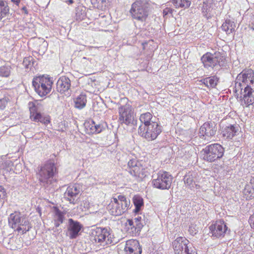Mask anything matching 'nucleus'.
I'll return each instance as SVG.
<instances>
[{
    "label": "nucleus",
    "mask_w": 254,
    "mask_h": 254,
    "mask_svg": "<svg viewBox=\"0 0 254 254\" xmlns=\"http://www.w3.org/2000/svg\"><path fill=\"white\" fill-rule=\"evenodd\" d=\"M56 171V167L55 164L52 162H48L42 166L38 173L40 185L47 190L53 188L56 181L54 178Z\"/></svg>",
    "instance_id": "nucleus-1"
},
{
    "label": "nucleus",
    "mask_w": 254,
    "mask_h": 254,
    "mask_svg": "<svg viewBox=\"0 0 254 254\" xmlns=\"http://www.w3.org/2000/svg\"><path fill=\"white\" fill-rule=\"evenodd\" d=\"M128 173L137 182L142 181L148 176L151 171L149 164L143 161H137L135 159H130L127 163Z\"/></svg>",
    "instance_id": "nucleus-2"
},
{
    "label": "nucleus",
    "mask_w": 254,
    "mask_h": 254,
    "mask_svg": "<svg viewBox=\"0 0 254 254\" xmlns=\"http://www.w3.org/2000/svg\"><path fill=\"white\" fill-rule=\"evenodd\" d=\"M8 224L18 232L26 233L31 228L28 218L20 212H14L10 214L8 218Z\"/></svg>",
    "instance_id": "nucleus-3"
},
{
    "label": "nucleus",
    "mask_w": 254,
    "mask_h": 254,
    "mask_svg": "<svg viewBox=\"0 0 254 254\" xmlns=\"http://www.w3.org/2000/svg\"><path fill=\"white\" fill-rule=\"evenodd\" d=\"M150 11V4L146 0H137L131 5L129 10L133 19L144 22L147 19Z\"/></svg>",
    "instance_id": "nucleus-4"
},
{
    "label": "nucleus",
    "mask_w": 254,
    "mask_h": 254,
    "mask_svg": "<svg viewBox=\"0 0 254 254\" xmlns=\"http://www.w3.org/2000/svg\"><path fill=\"white\" fill-rule=\"evenodd\" d=\"M130 203V200L125 195H119L117 197L113 198L107 209L111 215L120 216L127 210Z\"/></svg>",
    "instance_id": "nucleus-5"
},
{
    "label": "nucleus",
    "mask_w": 254,
    "mask_h": 254,
    "mask_svg": "<svg viewBox=\"0 0 254 254\" xmlns=\"http://www.w3.org/2000/svg\"><path fill=\"white\" fill-rule=\"evenodd\" d=\"M52 85L51 78L44 75L35 77L32 81L35 91L41 97H44L50 92Z\"/></svg>",
    "instance_id": "nucleus-6"
},
{
    "label": "nucleus",
    "mask_w": 254,
    "mask_h": 254,
    "mask_svg": "<svg viewBox=\"0 0 254 254\" xmlns=\"http://www.w3.org/2000/svg\"><path fill=\"white\" fill-rule=\"evenodd\" d=\"M90 236L93 241L103 247L113 242L112 235L109 229L107 228L96 227L92 229Z\"/></svg>",
    "instance_id": "nucleus-7"
},
{
    "label": "nucleus",
    "mask_w": 254,
    "mask_h": 254,
    "mask_svg": "<svg viewBox=\"0 0 254 254\" xmlns=\"http://www.w3.org/2000/svg\"><path fill=\"white\" fill-rule=\"evenodd\" d=\"M200 60L206 68H213L218 65L223 66L226 64L225 58L220 52H215L214 54L207 52L201 57Z\"/></svg>",
    "instance_id": "nucleus-8"
},
{
    "label": "nucleus",
    "mask_w": 254,
    "mask_h": 254,
    "mask_svg": "<svg viewBox=\"0 0 254 254\" xmlns=\"http://www.w3.org/2000/svg\"><path fill=\"white\" fill-rule=\"evenodd\" d=\"M224 151V148L218 143L210 144L202 149L203 159L208 162H214L223 157Z\"/></svg>",
    "instance_id": "nucleus-9"
},
{
    "label": "nucleus",
    "mask_w": 254,
    "mask_h": 254,
    "mask_svg": "<svg viewBox=\"0 0 254 254\" xmlns=\"http://www.w3.org/2000/svg\"><path fill=\"white\" fill-rule=\"evenodd\" d=\"M161 132L162 127L157 122H153L147 127H143L141 125L138 130V134L148 141L154 140Z\"/></svg>",
    "instance_id": "nucleus-10"
},
{
    "label": "nucleus",
    "mask_w": 254,
    "mask_h": 254,
    "mask_svg": "<svg viewBox=\"0 0 254 254\" xmlns=\"http://www.w3.org/2000/svg\"><path fill=\"white\" fill-rule=\"evenodd\" d=\"M175 254H197L195 248L186 238L180 237L172 242Z\"/></svg>",
    "instance_id": "nucleus-11"
},
{
    "label": "nucleus",
    "mask_w": 254,
    "mask_h": 254,
    "mask_svg": "<svg viewBox=\"0 0 254 254\" xmlns=\"http://www.w3.org/2000/svg\"><path fill=\"white\" fill-rule=\"evenodd\" d=\"M172 176L166 171H159L156 178L152 181V186L160 190H169L172 184Z\"/></svg>",
    "instance_id": "nucleus-12"
},
{
    "label": "nucleus",
    "mask_w": 254,
    "mask_h": 254,
    "mask_svg": "<svg viewBox=\"0 0 254 254\" xmlns=\"http://www.w3.org/2000/svg\"><path fill=\"white\" fill-rule=\"evenodd\" d=\"M209 233L214 238H223L226 234H229L230 232V230L228 228L223 220H217L209 226Z\"/></svg>",
    "instance_id": "nucleus-13"
},
{
    "label": "nucleus",
    "mask_w": 254,
    "mask_h": 254,
    "mask_svg": "<svg viewBox=\"0 0 254 254\" xmlns=\"http://www.w3.org/2000/svg\"><path fill=\"white\" fill-rule=\"evenodd\" d=\"M119 121L122 124L129 125L133 124V111L131 106L126 104L119 108Z\"/></svg>",
    "instance_id": "nucleus-14"
},
{
    "label": "nucleus",
    "mask_w": 254,
    "mask_h": 254,
    "mask_svg": "<svg viewBox=\"0 0 254 254\" xmlns=\"http://www.w3.org/2000/svg\"><path fill=\"white\" fill-rule=\"evenodd\" d=\"M254 82V71L249 69L244 70L239 74L236 78L235 83V88L241 87L249 84L253 85Z\"/></svg>",
    "instance_id": "nucleus-15"
},
{
    "label": "nucleus",
    "mask_w": 254,
    "mask_h": 254,
    "mask_svg": "<svg viewBox=\"0 0 254 254\" xmlns=\"http://www.w3.org/2000/svg\"><path fill=\"white\" fill-rule=\"evenodd\" d=\"M217 127L214 122H205L199 128V136L202 139L208 140L215 135Z\"/></svg>",
    "instance_id": "nucleus-16"
},
{
    "label": "nucleus",
    "mask_w": 254,
    "mask_h": 254,
    "mask_svg": "<svg viewBox=\"0 0 254 254\" xmlns=\"http://www.w3.org/2000/svg\"><path fill=\"white\" fill-rule=\"evenodd\" d=\"M82 228L83 226L80 222L69 218L67 226L66 236L70 239H76L80 235Z\"/></svg>",
    "instance_id": "nucleus-17"
},
{
    "label": "nucleus",
    "mask_w": 254,
    "mask_h": 254,
    "mask_svg": "<svg viewBox=\"0 0 254 254\" xmlns=\"http://www.w3.org/2000/svg\"><path fill=\"white\" fill-rule=\"evenodd\" d=\"M71 81L65 76H62L59 78L57 82L56 89L58 92L64 94L65 95H70L71 92Z\"/></svg>",
    "instance_id": "nucleus-18"
},
{
    "label": "nucleus",
    "mask_w": 254,
    "mask_h": 254,
    "mask_svg": "<svg viewBox=\"0 0 254 254\" xmlns=\"http://www.w3.org/2000/svg\"><path fill=\"white\" fill-rule=\"evenodd\" d=\"M84 125L85 132L88 134L99 133L105 129L106 126L104 124H96L93 120L85 122Z\"/></svg>",
    "instance_id": "nucleus-19"
},
{
    "label": "nucleus",
    "mask_w": 254,
    "mask_h": 254,
    "mask_svg": "<svg viewBox=\"0 0 254 254\" xmlns=\"http://www.w3.org/2000/svg\"><path fill=\"white\" fill-rule=\"evenodd\" d=\"M80 188L78 185H71L67 187L64 192V198L69 201L70 203L75 204L80 193Z\"/></svg>",
    "instance_id": "nucleus-20"
},
{
    "label": "nucleus",
    "mask_w": 254,
    "mask_h": 254,
    "mask_svg": "<svg viewBox=\"0 0 254 254\" xmlns=\"http://www.w3.org/2000/svg\"><path fill=\"white\" fill-rule=\"evenodd\" d=\"M125 254H141L142 249L136 240H129L126 242L124 248Z\"/></svg>",
    "instance_id": "nucleus-21"
},
{
    "label": "nucleus",
    "mask_w": 254,
    "mask_h": 254,
    "mask_svg": "<svg viewBox=\"0 0 254 254\" xmlns=\"http://www.w3.org/2000/svg\"><path fill=\"white\" fill-rule=\"evenodd\" d=\"M241 90L242 88H240ZM241 94L243 95V99L247 107L250 105L254 106V90L252 86L249 84L244 87V91H241Z\"/></svg>",
    "instance_id": "nucleus-22"
},
{
    "label": "nucleus",
    "mask_w": 254,
    "mask_h": 254,
    "mask_svg": "<svg viewBox=\"0 0 254 254\" xmlns=\"http://www.w3.org/2000/svg\"><path fill=\"white\" fill-rule=\"evenodd\" d=\"M240 131V127L238 125H229L222 128V134L227 139H231L235 136L237 135Z\"/></svg>",
    "instance_id": "nucleus-23"
},
{
    "label": "nucleus",
    "mask_w": 254,
    "mask_h": 254,
    "mask_svg": "<svg viewBox=\"0 0 254 254\" xmlns=\"http://www.w3.org/2000/svg\"><path fill=\"white\" fill-rule=\"evenodd\" d=\"M54 221L56 227H58L64 222V213L57 207H53Z\"/></svg>",
    "instance_id": "nucleus-24"
},
{
    "label": "nucleus",
    "mask_w": 254,
    "mask_h": 254,
    "mask_svg": "<svg viewBox=\"0 0 254 254\" xmlns=\"http://www.w3.org/2000/svg\"><path fill=\"white\" fill-rule=\"evenodd\" d=\"M244 194L247 199L254 198V180H251L250 182L247 184L243 190Z\"/></svg>",
    "instance_id": "nucleus-25"
},
{
    "label": "nucleus",
    "mask_w": 254,
    "mask_h": 254,
    "mask_svg": "<svg viewBox=\"0 0 254 254\" xmlns=\"http://www.w3.org/2000/svg\"><path fill=\"white\" fill-rule=\"evenodd\" d=\"M139 120L142 124L143 127H147L150 125L153 122H156L155 118H153L152 115L149 112H146L141 114L140 116Z\"/></svg>",
    "instance_id": "nucleus-26"
},
{
    "label": "nucleus",
    "mask_w": 254,
    "mask_h": 254,
    "mask_svg": "<svg viewBox=\"0 0 254 254\" xmlns=\"http://www.w3.org/2000/svg\"><path fill=\"white\" fill-rule=\"evenodd\" d=\"M235 23L231 19H226L222 25V29L225 31L227 34H230L235 31Z\"/></svg>",
    "instance_id": "nucleus-27"
},
{
    "label": "nucleus",
    "mask_w": 254,
    "mask_h": 254,
    "mask_svg": "<svg viewBox=\"0 0 254 254\" xmlns=\"http://www.w3.org/2000/svg\"><path fill=\"white\" fill-rule=\"evenodd\" d=\"M74 107L79 109H83L86 105L87 102L86 96L85 94H81L74 100Z\"/></svg>",
    "instance_id": "nucleus-28"
},
{
    "label": "nucleus",
    "mask_w": 254,
    "mask_h": 254,
    "mask_svg": "<svg viewBox=\"0 0 254 254\" xmlns=\"http://www.w3.org/2000/svg\"><path fill=\"white\" fill-rule=\"evenodd\" d=\"M9 8L7 2L0 0V21L8 14Z\"/></svg>",
    "instance_id": "nucleus-29"
},
{
    "label": "nucleus",
    "mask_w": 254,
    "mask_h": 254,
    "mask_svg": "<svg viewBox=\"0 0 254 254\" xmlns=\"http://www.w3.org/2000/svg\"><path fill=\"white\" fill-rule=\"evenodd\" d=\"M133 204L135 207L134 212L137 213L140 210L142 206L143 205V199L139 195H134L132 198Z\"/></svg>",
    "instance_id": "nucleus-30"
},
{
    "label": "nucleus",
    "mask_w": 254,
    "mask_h": 254,
    "mask_svg": "<svg viewBox=\"0 0 254 254\" xmlns=\"http://www.w3.org/2000/svg\"><path fill=\"white\" fill-rule=\"evenodd\" d=\"M219 78L216 75L210 76L207 77V84L206 87L208 88H214L219 82Z\"/></svg>",
    "instance_id": "nucleus-31"
},
{
    "label": "nucleus",
    "mask_w": 254,
    "mask_h": 254,
    "mask_svg": "<svg viewBox=\"0 0 254 254\" xmlns=\"http://www.w3.org/2000/svg\"><path fill=\"white\" fill-rule=\"evenodd\" d=\"M86 16L84 7L79 6L75 9V18L77 21H80L83 20Z\"/></svg>",
    "instance_id": "nucleus-32"
},
{
    "label": "nucleus",
    "mask_w": 254,
    "mask_h": 254,
    "mask_svg": "<svg viewBox=\"0 0 254 254\" xmlns=\"http://www.w3.org/2000/svg\"><path fill=\"white\" fill-rule=\"evenodd\" d=\"M195 175L194 172H189L186 174L184 179L185 183L190 187H193L195 183L194 177Z\"/></svg>",
    "instance_id": "nucleus-33"
},
{
    "label": "nucleus",
    "mask_w": 254,
    "mask_h": 254,
    "mask_svg": "<svg viewBox=\"0 0 254 254\" xmlns=\"http://www.w3.org/2000/svg\"><path fill=\"white\" fill-rule=\"evenodd\" d=\"M172 3L176 8H186L190 5V1L188 0H172Z\"/></svg>",
    "instance_id": "nucleus-34"
},
{
    "label": "nucleus",
    "mask_w": 254,
    "mask_h": 254,
    "mask_svg": "<svg viewBox=\"0 0 254 254\" xmlns=\"http://www.w3.org/2000/svg\"><path fill=\"white\" fill-rule=\"evenodd\" d=\"M31 106L29 107L30 111V118L32 121H34V120L37 119V117L38 115L40 114L39 112L38 111V107L35 105V103H32L29 104Z\"/></svg>",
    "instance_id": "nucleus-35"
},
{
    "label": "nucleus",
    "mask_w": 254,
    "mask_h": 254,
    "mask_svg": "<svg viewBox=\"0 0 254 254\" xmlns=\"http://www.w3.org/2000/svg\"><path fill=\"white\" fill-rule=\"evenodd\" d=\"M11 71V67L8 64L0 66V76L8 77L10 76Z\"/></svg>",
    "instance_id": "nucleus-36"
},
{
    "label": "nucleus",
    "mask_w": 254,
    "mask_h": 254,
    "mask_svg": "<svg viewBox=\"0 0 254 254\" xmlns=\"http://www.w3.org/2000/svg\"><path fill=\"white\" fill-rule=\"evenodd\" d=\"M37 119L34 120V122H40L45 125H47L50 122V118L49 116H44L41 113L38 115Z\"/></svg>",
    "instance_id": "nucleus-37"
},
{
    "label": "nucleus",
    "mask_w": 254,
    "mask_h": 254,
    "mask_svg": "<svg viewBox=\"0 0 254 254\" xmlns=\"http://www.w3.org/2000/svg\"><path fill=\"white\" fill-rule=\"evenodd\" d=\"M23 64L24 66L28 68L32 66H34V62L33 57H26L23 59Z\"/></svg>",
    "instance_id": "nucleus-38"
},
{
    "label": "nucleus",
    "mask_w": 254,
    "mask_h": 254,
    "mask_svg": "<svg viewBox=\"0 0 254 254\" xmlns=\"http://www.w3.org/2000/svg\"><path fill=\"white\" fill-rule=\"evenodd\" d=\"M202 12L203 15L207 18L208 17L207 16V14L211 10V3H209L207 2H203L201 8Z\"/></svg>",
    "instance_id": "nucleus-39"
},
{
    "label": "nucleus",
    "mask_w": 254,
    "mask_h": 254,
    "mask_svg": "<svg viewBox=\"0 0 254 254\" xmlns=\"http://www.w3.org/2000/svg\"><path fill=\"white\" fill-rule=\"evenodd\" d=\"M141 220L140 216H137L134 219V222L135 224V230H136L137 232L140 231L143 226V224L141 222Z\"/></svg>",
    "instance_id": "nucleus-40"
},
{
    "label": "nucleus",
    "mask_w": 254,
    "mask_h": 254,
    "mask_svg": "<svg viewBox=\"0 0 254 254\" xmlns=\"http://www.w3.org/2000/svg\"><path fill=\"white\" fill-rule=\"evenodd\" d=\"M189 232L191 235L194 236L198 232V230L195 225L191 224L189 227Z\"/></svg>",
    "instance_id": "nucleus-41"
},
{
    "label": "nucleus",
    "mask_w": 254,
    "mask_h": 254,
    "mask_svg": "<svg viewBox=\"0 0 254 254\" xmlns=\"http://www.w3.org/2000/svg\"><path fill=\"white\" fill-rule=\"evenodd\" d=\"M126 226L129 229H134L135 227V225H134V221L132 219H127V222L126 223Z\"/></svg>",
    "instance_id": "nucleus-42"
},
{
    "label": "nucleus",
    "mask_w": 254,
    "mask_h": 254,
    "mask_svg": "<svg viewBox=\"0 0 254 254\" xmlns=\"http://www.w3.org/2000/svg\"><path fill=\"white\" fill-rule=\"evenodd\" d=\"M7 102H8V100L5 98H3L0 99V110L4 109L6 106L7 104Z\"/></svg>",
    "instance_id": "nucleus-43"
},
{
    "label": "nucleus",
    "mask_w": 254,
    "mask_h": 254,
    "mask_svg": "<svg viewBox=\"0 0 254 254\" xmlns=\"http://www.w3.org/2000/svg\"><path fill=\"white\" fill-rule=\"evenodd\" d=\"M6 195L7 194L4 188L2 186H0V199H4L7 196Z\"/></svg>",
    "instance_id": "nucleus-44"
},
{
    "label": "nucleus",
    "mask_w": 254,
    "mask_h": 254,
    "mask_svg": "<svg viewBox=\"0 0 254 254\" xmlns=\"http://www.w3.org/2000/svg\"><path fill=\"white\" fill-rule=\"evenodd\" d=\"M91 3L94 6H96L97 7L100 6V5H102L104 3H105L106 0H90Z\"/></svg>",
    "instance_id": "nucleus-45"
},
{
    "label": "nucleus",
    "mask_w": 254,
    "mask_h": 254,
    "mask_svg": "<svg viewBox=\"0 0 254 254\" xmlns=\"http://www.w3.org/2000/svg\"><path fill=\"white\" fill-rule=\"evenodd\" d=\"M173 9L170 7H166L163 10L164 15H166L168 13H172Z\"/></svg>",
    "instance_id": "nucleus-46"
},
{
    "label": "nucleus",
    "mask_w": 254,
    "mask_h": 254,
    "mask_svg": "<svg viewBox=\"0 0 254 254\" xmlns=\"http://www.w3.org/2000/svg\"><path fill=\"white\" fill-rule=\"evenodd\" d=\"M249 222L251 227L254 229V215H252L250 217Z\"/></svg>",
    "instance_id": "nucleus-47"
},
{
    "label": "nucleus",
    "mask_w": 254,
    "mask_h": 254,
    "mask_svg": "<svg viewBox=\"0 0 254 254\" xmlns=\"http://www.w3.org/2000/svg\"><path fill=\"white\" fill-rule=\"evenodd\" d=\"M199 81L206 86L207 84V77L201 79Z\"/></svg>",
    "instance_id": "nucleus-48"
},
{
    "label": "nucleus",
    "mask_w": 254,
    "mask_h": 254,
    "mask_svg": "<svg viewBox=\"0 0 254 254\" xmlns=\"http://www.w3.org/2000/svg\"><path fill=\"white\" fill-rule=\"evenodd\" d=\"M21 10H22L23 11V12L25 14H26V15L28 14V10L25 6H23L21 8Z\"/></svg>",
    "instance_id": "nucleus-49"
},
{
    "label": "nucleus",
    "mask_w": 254,
    "mask_h": 254,
    "mask_svg": "<svg viewBox=\"0 0 254 254\" xmlns=\"http://www.w3.org/2000/svg\"><path fill=\"white\" fill-rule=\"evenodd\" d=\"M67 4H70L73 3V0H67L65 1Z\"/></svg>",
    "instance_id": "nucleus-50"
},
{
    "label": "nucleus",
    "mask_w": 254,
    "mask_h": 254,
    "mask_svg": "<svg viewBox=\"0 0 254 254\" xmlns=\"http://www.w3.org/2000/svg\"><path fill=\"white\" fill-rule=\"evenodd\" d=\"M11 1L16 3V4H18L20 2V0H11Z\"/></svg>",
    "instance_id": "nucleus-51"
},
{
    "label": "nucleus",
    "mask_w": 254,
    "mask_h": 254,
    "mask_svg": "<svg viewBox=\"0 0 254 254\" xmlns=\"http://www.w3.org/2000/svg\"><path fill=\"white\" fill-rule=\"evenodd\" d=\"M252 28L254 30V23L252 25Z\"/></svg>",
    "instance_id": "nucleus-52"
}]
</instances>
